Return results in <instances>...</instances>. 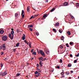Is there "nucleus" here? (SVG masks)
I'll return each instance as SVG.
<instances>
[{
  "instance_id": "1",
  "label": "nucleus",
  "mask_w": 79,
  "mask_h": 79,
  "mask_svg": "<svg viewBox=\"0 0 79 79\" xmlns=\"http://www.w3.org/2000/svg\"><path fill=\"white\" fill-rule=\"evenodd\" d=\"M35 74H36V75H35V76L36 77H38L39 76H40V75H41V74L39 73V72H38V71H35Z\"/></svg>"
},
{
  "instance_id": "2",
  "label": "nucleus",
  "mask_w": 79,
  "mask_h": 79,
  "mask_svg": "<svg viewBox=\"0 0 79 79\" xmlns=\"http://www.w3.org/2000/svg\"><path fill=\"white\" fill-rule=\"evenodd\" d=\"M7 39H8V37H7V36L6 35H4L2 38V40L4 41H6V40H7Z\"/></svg>"
},
{
  "instance_id": "3",
  "label": "nucleus",
  "mask_w": 79,
  "mask_h": 79,
  "mask_svg": "<svg viewBox=\"0 0 79 79\" xmlns=\"http://www.w3.org/2000/svg\"><path fill=\"white\" fill-rule=\"evenodd\" d=\"M8 36L11 40L13 39V37H14V35H12L10 33L8 34Z\"/></svg>"
},
{
  "instance_id": "4",
  "label": "nucleus",
  "mask_w": 79,
  "mask_h": 79,
  "mask_svg": "<svg viewBox=\"0 0 79 79\" xmlns=\"http://www.w3.org/2000/svg\"><path fill=\"white\" fill-rule=\"evenodd\" d=\"M39 52H40V53L42 55V56H44V57L45 56V55L44 52H43L42 50H40L39 51Z\"/></svg>"
},
{
  "instance_id": "5",
  "label": "nucleus",
  "mask_w": 79,
  "mask_h": 79,
  "mask_svg": "<svg viewBox=\"0 0 79 79\" xmlns=\"http://www.w3.org/2000/svg\"><path fill=\"white\" fill-rule=\"evenodd\" d=\"M7 74V73L6 72V71H5L4 72V73H3L2 74V76H6V74Z\"/></svg>"
},
{
  "instance_id": "6",
  "label": "nucleus",
  "mask_w": 79,
  "mask_h": 79,
  "mask_svg": "<svg viewBox=\"0 0 79 79\" xmlns=\"http://www.w3.org/2000/svg\"><path fill=\"white\" fill-rule=\"evenodd\" d=\"M38 59L40 61H43V60H44V58L42 57H41L38 58ZM40 60H42V61H41Z\"/></svg>"
},
{
  "instance_id": "7",
  "label": "nucleus",
  "mask_w": 79,
  "mask_h": 79,
  "mask_svg": "<svg viewBox=\"0 0 79 79\" xmlns=\"http://www.w3.org/2000/svg\"><path fill=\"white\" fill-rule=\"evenodd\" d=\"M44 51L45 52H46V53L48 55V54H49V53H50V52H49V51L48 50H44Z\"/></svg>"
},
{
  "instance_id": "8",
  "label": "nucleus",
  "mask_w": 79,
  "mask_h": 79,
  "mask_svg": "<svg viewBox=\"0 0 79 79\" xmlns=\"http://www.w3.org/2000/svg\"><path fill=\"white\" fill-rule=\"evenodd\" d=\"M4 33V31L3 30H1L0 31V34H3Z\"/></svg>"
},
{
  "instance_id": "9",
  "label": "nucleus",
  "mask_w": 79,
  "mask_h": 79,
  "mask_svg": "<svg viewBox=\"0 0 79 79\" xmlns=\"http://www.w3.org/2000/svg\"><path fill=\"white\" fill-rule=\"evenodd\" d=\"M63 5H65V6H67V5H68V3L67 2H65L64 3Z\"/></svg>"
},
{
  "instance_id": "10",
  "label": "nucleus",
  "mask_w": 79,
  "mask_h": 79,
  "mask_svg": "<svg viewBox=\"0 0 79 79\" xmlns=\"http://www.w3.org/2000/svg\"><path fill=\"white\" fill-rule=\"evenodd\" d=\"M42 61H40V66L41 67H42Z\"/></svg>"
},
{
  "instance_id": "11",
  "label": "nucleus",
  "mask_w": 79,
  "mask_h": 79,
  "mask_svg": "<svg viewBox=\"0 0 79 79\" xmlns=\"http://www.w3.org/2000/svg\"><path fill=\"white\" fill-rule=\"evenodd\" d=\"M2 48H6V45H5V44H4L2 45Z\"/></svg>"
},
{
  "instance_id": "12",
  "label": "nucleus",
  "mask_w": 79,
  "mask_h": 79,
  "mask_svg": "<svg viewBox=\"0 0 79 79\" xmlns=\"http://www.w3.org/2000/svg\"><path fill=\"white\" fill-rule=\"evenodd\" d=\"M30 10V7L28 6L27 7V11L28 12H29V10Z\"/></svg>"
},
{
  "instance_id": "13",
  "label": "nucleus",
  "mask_w": 79,
  "mask_h": 79,
  "mask_svg": "<svg viewBox=\"0 0 79 79\" xmlns=\"http://www.w3.org/2000/svg\"><path fill=\"white\" fill-rule=\"evenodd\" d=\"M59 48H60L61 49L63 48V46L61 45H60L59 46V48H58V49H59Z\"/></svg>"
},
{
  "instance_id": "14",
  "label": "nucleus",
  "mask_w": 79,
  "mask_h": 79,
  "mask_svg": "<svg viewBox=\"0 0 79 79\" xmlns=\"http://www.w3.org/2000/svg\"><path fill=\"white\" fill-rule=\"evenodd\" d=\"M47 17V14H46L43 15V18H45Z\"/></svg>"
},
{
  "instance_id": "15",
  "label": "nucleus",
  "mask_w": 79,
  "mask_h": 79,
  "mask_svg": "<svg viewBox=\"0 0 79 79\" xmlns=\"http://www.w3.org/2000/svg\"><path fill=\"white\" fill-rule=\"evenodd\" d=\"M33 27V25H29L28 26V28H29L30 27Z\"/></svg>"
},
{
  "instance_id": "16",
  "label": "nucleus",
  "mask_w": 79,
  "mask_h": 79,
  "mask_svg": "<svg viewBox=\"0 0 79 79\" xmlns=\"http://www.w3.org/2000/svg\"><path fill=\"white\" fill-rule=\"evenodd\" d=\"M55 10V8H53L52 9L50 10L51 12H52V11H54V10Z\"/></svg>"
},
{
  "instance_id": "17",
  "label": "nucleus",
  "mask_w": 79,
  "mask_h": 79,
  "mask_svg": "<svg viewBox=\"0 0 79 79\" xmlns=\"http://www.w3.org/2000/svg\"><path fill=\"white\" fill-rule=\"evenodd\" d=\"M72 66V64H68L67 66L68 67H71Z\"/></svg>"
},
{
  "instance_id": "18",
  "label": "nucleus",
  "mask_w": 79,
  "mask_h": 79,
  "mask_svg": "<svg viewBox=\"0 0 79 79\" xmlns=\"http://www.w3.org/2000/svg\"><path fill=\"white\" fill-rule=\"evenodd\" d=\"M67 33L69 35H71V33L69 31H67Z\"/></svg>"
},
{
  "instance_id": "19",
  "label": "nucleus",
  "mask_w": 79,
  "mask_h": 79,
  "mask_svg": "<svg viewBox=\"0 0 79 79\" xmlns=\"http://www.w3.org/2000/svg\"><path fill=\"white\" fill-rule=\"evenodd\" d=\"M60 23H59L57 22V23H56L55 24V26H58V25H59Z\"/></svg>"
},
{
  "instance_id": "20",
  "label": "nucleus",
  "mask_w": 79,
  "mask_h": 79,
  "mask_svg": "<svg viewBox=\"0 0 79 79\" xmlns=\"http://www.w3.org/2000/svg\"><path fill=\"white\" fill-rule=\"evenodd\" d=\"M61 40H64V36H62L61 37Z\"/></svg>"
},
{
  "instance_id": "21",
  "label": "nucleus",
  "mask_w": 79,
  "mask_h": 79,
  "mask_svg": "<svg viewBox=\"0 0 79 79\" xmlns=\"http://www.w3.org/2000/svg\"><path fill=\"white\" fill-rule=\"evenodd\" d=\"M69 74H70V73H69V72H66L65 73V74L66 75H69Z\"/></svg>"
},
{
  "instance_id": "22",
  "label": "nucleus",
  "mask_w": 79,
  "mask_h": 79,
  "mask_svg": "<svg viewBox=\"0 0 79 79\" xmlns=\"http://www.w3.org/2000/svg\"><path fill=\"white\" fill-rule=\"evenodd\" d=\"M10 34H12V35H14V33H15V32H14V31H11L10 32Z\"/></svg>"
},
{
  "instance_id": "23",
  "label": "nucleus",
  "mask_w": 79,
  "mask_h": 79,
  "mask_svg": "<svg viewBox=\"0 0 79 79\" xmlns=\"http://www.w3.org/2000/svg\"><path fill=\"white\" fill-rule=\"evenodd\" d=\"M15 17H18V14L16 13L15 14Z\"/></svg>"
},
{
  "instance_id": "24",
  "label": "nucleus",
  "mask_w": 79,
  "mask_h": 79,
  "mask_svg": "<svg viewBox=\"0 0 79 79\" xmlns=\"http://www.w3.org/2000/svg\"><path fill=\"white\" fill-rule=\"evenodd\" d=\"M24 42H25L26 43V44H27V45H28V44H29L28 42H27V41L26 40H24Z\"/></svg>"
},
{
  "instance_id": "25",
  "label": "nucleus",
  "mask_w": 79,
  "mask_h": 79,
  "mask_svg": "<svg viewBox=\"0 0 79 79\" xmlns=\"http://www.w3.org/2000/svg\"><path fill=\"white\" fill-rule=\"evenodd\" d=\"M24 10H22L21 15H23V14H24Z\"/></svg>"
},
{
  "instance_id": "26",
  "label": "nucleus",
  "mask_w": 79,
  "mask_h": 79,
  "mask_svg": "<svg viewBox=\"0 0 79 79\" xmlns=\"http://www.w3.org/2000/svg\"><path fill=\"white\" fill-rule=\"evenodd\" d=\"M76 6H77V7H78L79 6V3H76Z\"/></svg>"
},
{
  "instance_id": "27",
  "label": "nucleus",
  "mask_w": 79,
  "mask_h": 79,
  "mask_svg": "<svg viewBox=\"0 0 79 79\" xmlns=\"http://www.w3.org/2000/svg\"><path fill=\"white\" fill-rule=\"evenodd\" d=\"M19 43H18L16 44V47H19Z\"/></svg>"
},
{
  "instance_id": "28",
  "label": "nucleus",
  "mask_w": 79,
  "mask_h": 79,
  "mask_svg": "<svg viewBox=\"0 0 79 79\" xmlns=\"http://www.w3.org/2000/svg\"><path fill=\"white\" fill-rule=\"evenodd\" d=\"M37 70L38 71V72L41 73V70H40V69H37Z\"/></svg>"
},
{
  "instance_id": "29",
  "label": "nucleus",
  "mask_w": 79,
  "mask_h": 79,
  "mask_svg": "<svg viewBox=\"0 0 79 79\" xmlns=\"http://www.w3.org/2000/svg\"><path fill=\"white\" fill-rule=\"evenodd\" d=\"M76 54H75V56L76 57H78V56H79V53H78L77 54V55H76Z\"/></svg>"
},
{
  "instance_id": "30",
  "label": "nucleus",
  "mask_w": 79,
  "mask_h": 79,
  "mask_svg": "<svg viewBox=\"0 0 79 79\" xmlns=\"http://www.w3.org/2000/svg\"><path fill=\"white\" fill-rule=\"evenodd\" d=\"M52 31H54V32H56V29H55V28H53L52 29Z\"/></svg>"
},
{
  "instance_id": "31",
  "label": "nucleus",
  "mask_w": 79,
  "mask_h": 79,
  "mask_svg": "<svg viewBox=\"0 0 79 79\" xmlns=\"http://www.w3.org/2000/svg\"><path fill=\"white\" fill-rule=\"evenodd\" d=\"M32 54L35 55H36V52H33L32 53Z\"/></svg>"
},
{
  "instance_id": "32",
  "label": "nucleus",
  "mask_w": 79,
  "mask_h": 79,
  "mask_svg": "<svg viewBox=\"0 0 79 79\" xmlns=\"http://www.w3.org/2000/svg\"><path fill=\"white\" fill-rule=\"evenodd\" d=\"M61 74L62 76L64 74V72H62L61 73Z\"/></svg>"
},
{
  "instance_id": "33",
  "label": "nucleus",
  "mask_w": 79,
  "mask_h": 79,
  "mask_svg": "<svg viewBox=\"0 0 79 79\" xmlns=\"http://www.w3.org/2000/svg\"><path fill=\"white\" fill-rule=\"evenodd\" d=\"M56 68H57L58 69H60V66H57V67H56Z\"/></svg>"
},
{
  "instance_id": "34",
  "label": "nucleus",
  "mask_w": 79,
  "mask_h": 79,
  "mask_svg": "<svg viewBox=\"0 0 79 79\" xmlns=\"http://www.w3.org/2000/svg\"><path fill=\"white\" fill-rule=\"evenodd\" d=\"M21 73H18L16 75L17 76H19V75H21Z\"/></svg>"
},
{
  "instance_id": "35",
  "label": "nucleus",
  "mask_w": 79,
  "mask_h": 79,
  "mask_svg": "<svg viewBox=\"0 0 79 79\" xmlns=\"http://www.w3.org/2000/svg\"><path fill=\"white\" fill-rule=\"evenodd\" d=\"M73 43L72 42H70L69 43L70 45H73Z\"/></svg>"
},
{
  "instance_id": "36",
  "label": "nucleus",
  "mask_w": 79,
  "mask_h": 79,
  "mask_svg": "<svg viewBox=\"0 0 79 79\" xmlns=\"http://www.w3.org/2000/svg\"><path fill=\"white\" fill-rule=\"evenodd\" d=\"M25 37L24 36H23L22 37V39L23 40H25Z\"/></svg>"
},
{
  "instance_id": "37",
  "label": "nucleus",
  "mask_w": 79,
  "mask_h": 79,
  "mask_svg": "<svg viewBox=\"0 0 79 79\" xmlns=\"http://www.w3.org/2000/svg\"><path fill=\"white\" fill-rule=\"evenodd\" d=\"M66 45L67 47H69V46L68 45V44L67 43L66 44Z\"/></svg>"
},
{
  "instance_id": "38",
  "label": "nucleus",
  "mask_w": 79,
  "mask_h": 79,
  "mask_svg": "<svg viewBox=\"0 0 79 79\" xmlns=\"http://www.w3.org/2000/svg\"><path fill=\"white\" fill-rule=\"evenodd\" d=\"M59 32H60V33L61 34L62 33V31H61V30L60 29L59 30Z\"/></svg>"
},
{
  "instance_id": "39",
  "label": "nucleus",
  "mask_w": 79,
  "mask_h": 79,
  "mask_svg": "<svg viewBox=\"0 0 79 79\" xmlns=\"http://www.w3.org/2000/svg\"><path fill=\"white\" fill-rule=\"evenodd\" d=\"M60 63H63V62H62V59H60Z\"/></svg>"
},
{
  "instance_id": "40",
  "label": "nucleus",
  "mask_w": 79,
  "mask_h": 79,
  "mask_svg": "<svg viewBox=\"0 0 79 79\" xmlns=\"http://www.w3.org/2000/svg\"><path fill=\"white\" fill-rule=\"evenodd\" d=\"M29 30L30 31H32V29L31 28H29Z\"/></svg>"
},
{
  "instance_id": "41",
  "label": "nucleus",
  "mask_w": 79,
  "mask_h": 79,
  "mask_svg": "<svg viewBox=\"0 0 79 79\" xmlns=\"http://www.w3.org/2000/svg\"><path fill=\"white\" fill-rule=\"evenodd\" d=\"M74 63H77V60H74Z\"/></svg>"
},
{
  "instance_id": "42",
  "label": "nucleus",
  "mask_w": 79,
  "mask_h": 79,
  "mask_svg": "<svg viewBox=\"0 0 79 79\" xmlns=\"http://www.w3.org/2000/svg\"><path fill=\"white\" fill-rule=\"evenodd\" d=\"M17 32L18 33H19V32L20 31H19V29H18L17 30Z\"/></svg>"
},
{
  "instance_id": "43",
  "label": "nucleus",
  "mask_w": 79,
  "mask_h": 79,
  "mask_svg": "<svg viewBox=\"0 0 79 79\" xmlns=\"http://www.w3.org/2000/svg\"><path fill=\"white\" fill-rule=\"evenodd\" d=\"M1 68H2V67H3V64H2V63L1 64Z\"/></svg>"
},
{
  "instance_id": "44",
  "label": "nucleus",
  "mask_w": 79,
  "mask_h": 79,
  "mask_svg": "<svg viewBox=\"0 0 79 79\" xmlns=\"http://www.w3.org/2000/svg\"><path fill=\"white\" fill-rule=\"evenodd\" d=\"M33 51H34V49H31V53H32Z\"/></svg>"
},
{
  "instance_id": "45",
  "label": "nucleus",
  "mask_w": 79,
  "mask_h": 79,
  "mask_svg": "<svg viewBox=\"0 0 79 79\" xmlns=\"http://www.w3.org/2000/svg\"><path fill=\"white\" fill-rule=\"evenodd\" d=\"M3 54H4V52H1V55H3Z\"/></svg>"
},
{
  "instance_id": "46",
  "label": "nucleus",
  "mask_w": 79,
  "mask_h": 79,
  "mask_svg": "<svg viewBox=\"0 0 79 79\" xmlns=\"http://www.w3.org/2000/svg\"><path fill=\"white\" fill-rule=\"evenodd\" d=\"M70 57H71L72 58H73V55L72 54L70 55Z\"/></svg>"
},
{
  "instance_id": "47",
  "label": "nucleus",
  "mask_w": 79,
  "mask_h": 79,
  "mask_svg": "<svg viewBox=\"0 0 79 79\" xmlns=\"http://www.w3.org/2000/svg\"><path fill=\"white\" fill-rule=\"evenodd\" d=\"M21 16H22V18H24V15L23 14L22 15H21Z\"/></svg>"
},
{
  "instance_id": "48",
  "label": "nucleus",
  "mask_w": 79,
  "mask_h": 79,
  "mask_svg": "<svg viewBox=\"0 0 79 79\" xmlns=\"http://www.w3.org/2000/svg\"><path fill=\"white\" fill-rule=\"evenodd\" d=\"M36 65L37 66V68H38V67H39V66H40L39 64H37Z\"/></svg>"
},
{
  "instance_id": "49",
  "label": "nucleus",
  "mask_w": 79,
  "mask_h": 79,
  "mask_svg": "<svg viewBox=\"0 0 79 79\" xmlns=\"http://www.w3.org/2000/svg\"><path fill=\"white\" fill-rule=\"evenodd\" d=\"M13 52H16V49H14L13 50Z\"/></svg>"
},
{
  "instance_id": "50",
  "label": "nucleus",
  "mask_w": 79,
  "mask_h": 79,
  "mask_svg": "<svg viewBox=\"0 0 79 79\" xmlns=\"http://www.w3.org/2000/svg\"><path fill=\"white\" fill-rule=\"evenodd\" d=\"M2 48H3V47H2V46H0V49L1 50H2Z\"/></svg>"
},
{
  "instance_id": "51",
  "label": "nucleus",
  "mask_w": 79,
  "mask_h": 79,
  "mask_svg": "<svg viewBox=\"0 0 79 79\" xmlns=\"http://www.w3.org/2000/svg\"><path fill=\"white\" fill-rule=\"evenodd\" d=\"M2 74H3V73L1 72L0 73V76H1V75H2Z\"/></svg>"
},
{
  "instance_id": "52",
  "label": "nucleus",
  "mask_w": 79,
  "mask_h": 79,
  "mask_svg": "<svg viewBox=\"0 0 79 79\" xmlns=\"http://www.w3.org/2000/svg\"><path fill=\"white\" fill-rule=\"evenodd\" d=\"M39 16V14H38L37 15H35V16H36V17H37V16Z\"/></svg>"
},
{
  "instance_id": "53",
  "label": "nucleus",
  "mask_w": 79,
  "mask_h": 79,
  "mask_svg": "<svg viewBox=\"0 0 79 79\" xmlns=\"http://www.w3.org/2000/svg\"><path fill=\"white\" fill-rule=\"evenodd\" d=\"M47 60V59H46V58H44V59H43V61H45V60Z\"/></svg>"
},
{
  "instance_id": "54",
  "label": "nucleus",
  "mask_w": 79,
  "mask_h": 79,
  "mask_svg": "<svg viewBox=\"0 0 79 79\" xmlns=\"http://www.w3.org/2000/svg\"><path fill=\"white\" fill-rule=\"evenodd\" d=\"M36 35H39V33H36Z\"/></svg>"
},
{
  "instance_id": "55",
  "label": "nucleus",
  "mask_w": 79,
  "mask_h": 79,
  "mask_svg": "<svg viewBox=\"0 0 79 79\" xmlns=\"http://www.w3.org/2000/svg\"><path fill=\"white\" fill-rule=\"evenodd\" d=\"M32 18H33V16H32L30 18V19H32Z\"/></svg>"
},
{
  "instance_id": "56",
  "label": "nucleus",
  "mask_w": 79,
  "mask_h": 79,
  "mask_svg": "<svg viewBox=\"0 0 79 79\" xmlns=\"http://www.w3.org/2000/svg\"><path fill=\"white\" fill-rule=\"evenodd\" d=\"M3 50H6V48H3Z\"/></svg>"
},
{
  "instance_id": "57",
  "label": "nucleus",
  "mask_w": 79,
  "mask_h": 79,
  "mask_svg": "<svg viewBox=\"0 0 79 79\" xmlns=\"http://www.w3.org/2000/svg\"><path fill=\"white\" fill-rule=\"evenodd\" d=\"M70 73H73V71H70Z\"/></svg>"
},
{
  "instance_id": "58",
  "label": "nucleus",
  "mask_w": 79,
  "mask_h": 79,
  "mask_svg": "<svg viewBox=\"0 0 79 79\" xmlns=\"http://www.w3.org/2000/svg\"><path fill=\"white\" fill-rule=\"evenodd\" d=\"M5 58H6V60H8V57H6Z\"/></svg>"
},
{
  "instance_id": "59",
  "label": "nucleus",
  "mask_w": 79,
  "mask_h": 79,
  "mask_svg": "<svg viewBox=\"0 0 79 79\" xmlns=\"http://www.w3.org/2000/svg\"><path fill=\"white\" fill-rule=\"evenodd\" d=\"M11 30H12V31H13V30H14V29L13 28H11Z\"/></svg>"
},
{
  "instance_id": "60",
  "label": "nucleus",
  "mask_w": 79,
  "mask_h": 79,
  "mask_svg": "<svg viewBox=\"0 0 79 79\" xmlns=\"http://www.w3.org/2000/svg\"><path fill=\"white\" fill-rule=\"evenodd\" d=\"M23 35H24V37H26V35H25V34H23Z\"/></svg>"
},
{
  "instance_id": "61",
  "label": "nucleus",
  "mask_w": 79,
  "mask_h": 79,
  "mask_svg": "<svg viewBox=\"0 0 79 79\" xmlns=\"http://www.w3.org/2000/svg\"><path fill=\"white\" fill-rule=\"evenodd\" d=\"M29 47H30V48H31V45H29Z\"/></svg>"
},
{
  "instance_id": "62",
  "label": "nucleus",
  "mask_w": 79,
  "mask_h": 79,
  "mask_svg": "<svg viewBox=\"0 0 79 79\" xmlns=\"http://www.w3.org/2000/svg\"><path fill=\"white\" fill-rule=\"evenodd\" d=\"M4 60L5 61H6V58H5V59H4Z\"/></svg>"
},
{
  "instance_id": "63",
  "label": "nucleus",
  "mask_w": 79,
  "mask_h": 79,
  "mask_svg": "<svg viewBox=\"0 0 79 79\" xmlns=\"http://www.w3.org/2000/svg\"><path fill=\"white\" fill-rule=\"evenodd\" d=\"M62 77H64V76H62Z\"/></svg>"
},
{
  "instance_id": "64",
  "label": "nucleus",
  "mask_w": 79,
  "mask_h": 79,
  "mask_svg": "<svg viewBox=\"0 0 79 79\" xmlns=\"http://www.w3.org/2000/svg\"><path fill=\"white\" fill-rule=\"evenodd\" d=\"M31 60H34V57L31 58Z\"/></svg>"
}]
</instances>
